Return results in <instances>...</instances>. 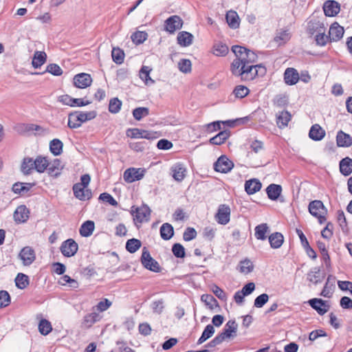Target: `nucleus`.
Wrapping results in <instances>:
<instances>
[{
  "label": "nucleus",
  "instance_id": "1",
  "mask_svg": "<svg viewBox=\"0 0 352 352\" xmlns=\"http://www.w3.org/2000/svg\"><path fill=\"white\" fill-rule=\"evenodd\" d=\"M232 51L234 54L236 58L231 64V72L235 69H243L246 65L252 64L257 60L258 56L253 52L245 47L240 45H234L232 47Z\"/></svg>",
  "mask_w": 352,
  "mask_h": 352
},
{
  "label": "nucleus",
  "instance_id": "2",
  "mask_svg": "<svg viewBox=\"0 0 352 352\" xmlns=\"http://www.w3.org/2000/svg\"><path fill=\"white\" fill-rule=\"evenodd\" d=\"M266 72V69L262 65H253L252 64L246 65L243 69H235L232 72L235 76L240 77L242 80H252L257 76H263Z\"/></svg>",
  "mask_w": 352,
  "mask_h": 352
},
{
  "label": "nucleus",
  "instance_id": "3",
  "mask_svg": "<svg viewBox=\"0 0 352 352\" xmlns=\"http://www.w3.org/2000/svg\"><path fill=\"white\" fill-rule=\"evenodd\" d=\"M91 180L89 174H85L80 177V183L75 184L73 186L74 196L82 201L88 200L91 198V190L87 188Z\"/></svg>",
  "mask_w": 352,
  "mask_h": 352
},
{
  "label": "nucleus",
  "instance_id": "4",
  "mask_svg": "<svg viewBox=\"0 0 352 352\" xmlns=\"http://www.w3.org/2000/svg\"><path fill=\"white\" fill-rule=\"evenodd\" d=\"M310 214L318 219L320 224L324 223L326 220L327 209L320 200H314L309 203L308 206Z\"/></svg>",
  "mask_w": 352,
  "mask_h": 352
},
{
  "label": "nucleus",
  "instance_id": "5",
  "mask_svg": "<svg viewBox=\"0 0 352 352\" xmlns=\"http://www.w3.org/2000/svg\"><path fill=\"white\" fill-rule=\"evenodd\" d=\"M151 212L150 208L146 204H142L140 207L135 208L133 206L131 208V214L134 217V221L140 223L148 221Z\"/></svg>",
  "mask_w": 352,
  "mask_h": 352
},
{
  "label": "nucleus",
  "instance_id": "6",
  "mask_svg": "<svg viewBox=\"0 0 352 352\" xmlns=\"http://www.w3.org/2000/svg\"><path fill=\"white\" fill-rule=\"evenodd\" d=\"M238 325L234 320H229L225 325L222 332L217 336L223 342L233 339L236 336Z\"/></svg>",
  "mask_w": 352,
  "mask_h": 352
},
{
  "label": "nucleus",
  "instance_id": "7",
  "mask_svg": "<svg viewBox=\"0 0 352 352\" xmlns=\"http://www.w3.org/2000/svg\"><path fill=\"white\" fill-rule=\"evenodd\" d=\"M141 263L146 269L150 271L160 272L161 270L159 263L151 257L150 252L146 248H144L142 250Z\"/></svg>",
  "mask_w": 352,
  "mask_h": 352
},
{
  "label": "nucleus",
  "instance_id": "8",
  "mask_svg": "<svg viewBox=\"0 0 352 352\" xmlns=\"http://www.w3.org/2000/svg\"><path fill=\"white\" fill-rule=\"evenodd\" d=\"M234 168V163L226 155L220 156L214 163V169L216 172L228 173Z\"/></svg>",
  "mask_w": 352,
  "mask_h": 352
},
{
  "label": "nucleus",
  "instance_id": "9",
  "mask_svg": "<svg viewBox=\"0 0 352 352\" xmlns=\"http://www.w3.org/2000/svg\"><path fill=\"white\" fill-rule=\"evenodd\" d=\"M145 173L144 168H129L124 172L123 178L126 182L132 183L142 179Z\"/></svg>",
  "mask_w": 352,
  "mask_h": 352
},
{
  "label": "nucleus",
  "instance_id": "10",
  "mask_svg": "<svg viewBox=\"0 0 352 352\" xmlns=\"http://www.w3.org/2000/svg\"><path fill=\"white\" fill-rule=\"evenodd\" d=\"M78 250V245L72 239H69L63 241L60 248L61 253L66 257H71L74 256Z\"/></svg>",
  "mask_w": 352,
  "mask_h": 352
},
{
  "label": "nucleus",
  "instance_id": "11",
  "mask_svg": "<svg viewBox=\"0 0 352 352\" xmlns=\"http://www.w3.org/2000/svg\"><path fill=\"white\" fill-rule=\"evenodd\" d=\"M183 25V20L177 15H173L165 21L164 29L170 34L180 30Z\"/></svg>",
  "mask_w": 352,
  "mask_h": 352
},
{
  "label": "nucleus",
  "instance_id": "12",
  "mask_svg": "<svg viewBox=\"0 0 352 352\" xmlns=\"http://www.w3.org/2000/svg\"><path fill=\"white\" fill-rule=\"evenodd\" d=\"M19 257L24 265H31L36 259V254L34 249L30 246L24 247L20 252Z\"/></svg>",
  "mask_w": 352,
  "mask_h": 352
},
{
  "label": "nucleus",
  "instance_id": "13",
  "mask_svg": "<svg viewBox=\"0 0 352 352\" xmlns=\"http://www.w3.org/2000/svg\"><path fill=\"white\" fill-rule=\"evenodd\" d=\"M230 208L226 204L219 206L215 214L216 221L221 225H226L230 221Z\"/></svg>",
  "mask_w": 352,
  "mask_h": 352
},
{
  "label": "nucleus",
  "instance_id": "14",
  "mask_svg": "<svg viewBox=\"0 0 352 352\" xmlns=\"http://www.w3.org/2000/svg\"><path fill=\"white\" fill-rule=\"evenodd\" d=\"M91 82V76L86 73H80L74 77V85L78 88H86L90 86Z\"/></svg>",
  "mask_w": 352,
  "mask_h": 352
},
{
  "label": "nucleus",
  "instance_id": "15",
  "mask_svg": "<svg viewBox=\"0 0 352 352\" xmlns=\"http://www.w3.org/2000/svg\"><path fill=\"white\" fill-rule=\"evenodd\" d=\"M309 305L315 309L318 314L322 316L327 313L329 309V305L326 304V301L320 298H312L308 301Z\"/></svg>",
  "mask_w": 352,
  "mask_h": 352
},
{
  "label": "nucleus",
  "instance_id": "16",
  "mask_svg": "<svg viewBox=\"0 0 352 352\" xmlns=\"http://www.w3.org/2000/svg\"><path fill=\"white\" fill-rule=\"evenodd\" d=\"M344 30L343 27L340 26L338 23H333L329 31V37L330 41H338L342 38Z\"/></svg>",
  "mask_w": 352,
  "mask_h": 352
},
{
  "label": "nucleus",
  "instance_id": "17",
  "mask_svg": "<svg viewBox=\"0 0 352 352\" xmlns=\"http://www.w3.org/2000/svg\"><path fill=\"white\" fill-rule=\"evenodd\" d=\"M340 5L335 1H327L323 6L324 14L327 16H334L340 12Z\"/></svg>",
  "mask_w": 352,
  "mask_h": 352
},
{
  "label": "nucleus",
  "instance_id": "18",
  "mask_svg": "<svg viewBox=\"0 0 352 352\" xmlns=\"http://www.w3.org/2000/svg\"><path fill=\"white\" fill-rule=\"evenodd\" d=\"M284 79L286 84L294 85L300 79L299 74L294 68L289 67L285 71Z\"/></svg>",
  "mask_w": 352,
  "mask_h": 352
},
{
  "label": "nucleus",
  "instance_id": "19",
  "mask_svg": "<svg viewBox=\"0 0 352 352\" xmlns=\"http://www.w3.org/2000/svg\"><path fill=\"white\" fill-rule=\"evenodd\" d=\"M29 210L24 205L19 206L14 212V219L16 222L24 223L29 217Z\"/></svg>",
  "mask_w": 352,
  "mask_h": 352
},
{
  "label": "nucleus",
  "instance_id": "20",
  "mask_svg": "<svg viewBox=\"0 0 352 352\" xmlns=\"http://www.w3.org/2000/svg\"><path fill=\"white\" fill-rule=\"evenodd\" d=\"M194 36L192 34L182 31L179 32L177 36V42L181 47H188L192 43Z\"/></svg>",
  "mask_w": 352,
  "mask_h": 352
},
{
  "label": "nucleus",
  "instance_id": "21",
  "mask_svg": "<svg viewBox=\"0 0 352 352\" xmlns=\"http://www.w3.org/2000/svg\"><path fill=\"white\" fill-rule=\"evenodd\" d=\"M336 142L339 147H349L352 145V138L349 134L340 130L337 133Z\"/></svg>",
  "mask_w": 352,
  "mask_h": 352
},
{
  "label": "nucleus",
  "instance_id": "22",
  "mask_svg": "<svg viewBox=\"0 0 352 352\" xmlns=\"http://www.w3.org/2000/svg\"><path fill=\"white\" fill-rule=\"evenodd\" d=\"M325 135V131L318 124H314L309 131V138L315 141H320Z\"/></svg>",
  "mask_w": 352,
  "mask_h": 352
},
{
  "label": "nucleus",
  "instance_id": "23",
  "mask_svg": "<svg viewBox=\"0 0 352 352\" xmlns=\"http://www.w3.org/2000/svg\"><path fill=\"white\" fill-rule=\"evenodd\" d=\"M262 184L257 179H251L245 183V190L248 195H252L260 190Z\"/></svg>",
  "mask_w": 352,
  "mask_h": 352
},
{
  "label": "nucleus",
  "instance_id": "24",
  "mask_svg": "<svg viewBox=\"0 0 352 352\" xmlns=\"http://www.w3.org/2000/svg\"><path fill=\"white\" fill-rule=\"evenodd\" d=\"M15 129L19 134L26 135L34 131L41 130V127L34 124H20L15 127Z\"/></svg>",
  "mask_w": 352,
  "mask_h": 352
},
{
  "label": "nucleus",
  "instance_id": "25",
  "mask_svg": "<svg viewBox=\"0 0 352 352\" xmlns=\"http://www.w3.org/2000/svg\"><path fill=\"white\" fill-rule=\"evenodd\" d=\"M335 277L331 275H329L327 277V282L320 294L321 296L326 298H330L331 296L333 289L335 288Z\"/></svg>",
  "mask_w": 352,
  "mask_h": 352
},
{
  "label": "nucleus",
  "instance_id": "26",
  "mask_svg": "<svg viewBox=\"0 0 352 352\" xmlns=\"http://www.w3.org/2000/svg\"><path fill=\"white\" fill-rule=\"evenodd\" d=\"M62 168L61 161L58 159H55L52 162H49L47 170L50 175L57 177L60 174Z\"/></svg>",
  "mask_w": 352,
  "mask_h": 352
},
{
  "label": "nucleus",
  "instance_id": "27",
  "mask_svg": "<svg viewBox=\"0 0 352 352\" xmlns=\"http://www.w3.org/2000/svg\"><path fill=\"white\" fill-rule=\"evenodd\" d=\"M269 242L272 248L277 249L281 247L284 242V236L280 232H274L269 237Z\"/></svg>",
  "mask_w": 352,
  "mask_h": 352
},
{
  "label": "nucleus",
  "instance_id": "28",
  "mask_svg": "<svg viewBox=\"0 0 352 352\" xmlns=\"http://www.w3.org/2000/svg\"><path fill=\"white\" fill-rule=\"evenodd\" d=\"M34 166L35 170L40 173L47 170V168L49 166V161L46 157L38 155L35 160H34Z\"/></svg>",
  "mask_w": 352,
  "mask_h": 352
},
{
  "label": "nucleus",
  "instance_id": "29",
  "mask_svg": "<svg viewBox=\"0 0 352 352\" xmlns=\"http://www.w3.org/2000/svg\"><path fill=\"white\" fill-rule=\"evenodd\" d=\"M282 192V187L280 185L272 184H270L266 188V192L268 198L271 200H276L280 195Z\"/></svg>",
  "mask_w": 352,
  "mask_h": 352
},
{
  "label": "nucleus",
  "instance_id": "30",
  "mask_svg": "<svg viewBox=\"0 0 352 352\" xmlns=\"http://www.w3.org/2000/svg\"><path fill=\"white\" fill-rule=\"evenodd\" d=\"M226 19L230 28L236 29L239 27V17L236 12L233 10L228 11L226 13Z\"/></svg>",
  "mask_w": 352,
  "mask_h": 352
},
{
  "label": "nucleus",
  "instance_id": "31",
  "mask_svg": "<svg viewBox=\"0 0 352 352\" xmlns=\"http://www.w3.org/2000/svg\"><path fill=\"white\" fill-rule=\"evenodd\" d=\"M340 171L344 176H348L352 173L351 158L346 157L340 162Z\"/></svg>",
  "mask_w": 352,
  "mask_h": 352
},
{
  "label": "nucleus",
  "instance_id": "32",
  "mask_svg": "<svg viewBox=\"0 0 352 352\" xmlns=\"http://www.w3.org/2000/svg\"><path fill=\"white\" fill-rule=\"evenodd\" d=\"M33 162L34 159L32 157H26L23 158L21 165V170L24 175H28L32 173L33 170H35Z\"/></svg>",
  "mask_w": 352,
  "mask_h": 352
},
{
  "label": "nucleus",
  "instance_id": "33",
  "mask_svg": "<svg viewBox=\"0 0 352 352\" xmlns=\"http://www.w3.org/2000/svg\"><path fill=\"white\" fill-rule=\"evenodd\" d=\"M230 136L229 130L220 131L217 135L210 139V143L214 145H221Z\"/></svg>",
  "mask_w": 352,
  "mask_h": 352
},
{
  "label": "nucleus",
  "instance_id": "34",
  "mask_svg": "<svg viewBox=\"0 0 352 352\" xmlns=\"http://www.w3.org/2000/svg\"><path fill=\"white\" fill-rule=\"evenodd\" d=\"M160 236L165 241L170 239L174 234L173 227L168 223H164L160 229Z\"/></svg>",
  "mask_w": 352,
  "mask_h": 352
},
{
  "label": "nucleus",
  "instance_id": "35",
  "mask_svg": "<svg viewBox=\"0 0 352 352\" xmlns=\"http://www.w3.org/2000/svg\"><path fill=\"white\" fill-rule=\"evenodd\" d=\"M47 59V54L45 52L36 51L34 52L32 65L34 68H39L43 65Z\"/></svg>",
  "mask_w": 352,
  "mask_h": 352
},
{
  "label": "nucleus",
  "instance_id": "36",
  "mask_svg": "<svg viewBox=\"0 0 352 352\" xmlns=\"http://www.w3.org/2000/svg\"><path fill=\"white\" fill-rule=\"evenodd\" d=\"M95 228L94 222L92 221H86L80 228V234L82 236L87 237L92 234Z\"/></svg>",
  "mask_w": 352,
  "mask_h": 352
},
{
  "label": "nucleus",
  "instance_id": "37",
  "mask_svg": "<svg viewBox=\"0 0 352 352\" xmlns=\"http://www.w3.org/2000/svg\"><path fill=\"white\" fill-rule=\"evenodd\" d=\"M322 31H325L324 24L319 21H311L308 23L307 32L313 35L315 33L318 34Z\"/></svg>",
  "mask_w": 352,
  "mask_h": 352
},
{
  "label": "nucleus",
  "instance_id": "38",
  "mask_svg": "<svg viewBox=\"0 0 352 352\" xmlns=\"http://www.w3.org/2000/svg\"><path fill=\"white\" fill-rule=\"evenodd\" d=\"M229 52L228 47L221 42L214 43L212 47V53L217 56H225Z\"/></svg>",
  "mask_w": 352,
  "mask_h": 352
},
{
  "label": "nucleus",
  "instance_id": "39",
  "mask_svg": "<svg viewBox=\"0 0 352 352\" xmlns=\"http://www.w3.org/2000/svg\"><path fill=\"white\" fill-rule=\"evenodd\" d=\"M292 116L287 111H283L277 116L276 123L279 128H284L287 126L291 120Z\"/></svg>",
  "mask_w": 352,
  "mask_h": 352
},
{
  "label": "nucleus",
  "instance_id": "40",
  "mask_svg": "<svg viewBox=\"0 0 352 352\" xmlns=\"http://www.w3.org/2000/svg\"><path fill=\"white\" fill-rule=\"evenodd\" d=\"M269 232V227L266 223H261L255 228V237L258 240H265L267 233Z\"/></svg>",
  "mask_w": 352,
  "mask_h": 352
},
{
  "label": "nucleus",
  "instance_id": "41",
  "mask_svg": "<svg viewBox=\"0 0 352 352\" xmlns=\"http://www.w3.org/2000/svg\"><path fill=\"white\" fill-rule=\"evenodd\" d=\"M63 142L58 139H54L50 142V150L55 155H60L63 153Z\"/></svg>",
  "mask_w": 352,
  "mask_h": 352
},
{
  "label": "nucleus",
  "instance_id": "42",
  "mask_svg": "<svg viewBox=\"0 0 352 352\" xmlns=\"http://www.w3.org/2000/svg\"><path fill=\"white\" fill-rule=\"evenodd\" d=\"M151 69L148 66H142L140 71V77L146 85H153L155 81L150 77Z\"/></svg>",
  "mask_w": 352,
  "mask_h": 352
},
{
  "label": "nucleus",
  "instance_id": "43",
  "mask_svg": "<svg viewBox=\"0 0 352 352\" xmlns=\"http://www.w3.org/2000/svg\"><path fill=\"white\" fill-rule=\"evenodd\" d=\"M201 300L210 309L212 310L218 307V302L214 297L210 294H203L201 296Z\"/></svg>",
  "mask_w": 352,
  "mask_h": 352
},
{
  "label": "nucleus",
  "instance_id": "44",
  "mask_svg": "<svg viewBox=\"0 0 352 352\" xmlns=\"http://www.w3.org/2000/svg\"><path fill=\"white\" fill-rule=\"evenodd\" d=\"M74 113L76 115H77V119H78L81 124L86 121L95 118L97 115L95 111H91L88 112L75 111Z\"/></svg>",
  "mask_w": 352,
  "mask_h": 352
},
{
  "label": "nucleus",
  "instance_id": "45",
  "mask_svg": "<svg viewBox=\"0 0 352 352\" xmlns=\"http://www.w3.org/2000/svg\"><path fill=\"white\" fill-rule=\"evenodd\" d=\"M171 170L173 172V177L179 182L182 181L184 177V173L186 169L182 164H175L171 168Z\"/></svg>",
  "mask_w": 352,
  "mask_h": 352
},
{
  "label": "nucleus",
  "instance_id": "46",
  "mask_svg": "<svg viewBox=\"0 0 352 352\" xmlns=\"http://www.w3.org/2000/svg\"><path fill=\"white\" fill-rule=\"evenodd\" d=\"M15 283L16 286L21 289H23L27 287L29 285V277L28 276L23 274L19 273L15 278Z\"/></svg>",
  "mask_w": 352,
  "mask_h": 352
},
{
  "label": "nucleus",
  "instance_id": "47",
  "mask_svg": "<svg viewBox=\"0 0 352 352\" xmlns=\"http://www.w3.org/2000/svg\"><path fill=\"white\" fill-rule=\"evenodd\" d=\"M142 243L137 239H129L126 243V249L130 253H134L141 247Z\"/></svg>",
  "mask_w": 352,
  "mask_h": 352
},
{
  "label": "nucleus",
  "instance_id": "48",
  "mask_svg": "<svg viewBox=\"0 0 352 352\" xmlns=\"http://www.w3.org/2000/svg\"><path fill=\"white\" fill-rule=\"evenodd\" d=\"M291 38V34L289 30H280L276 34L274 38V41L278 43L279 45L284 44L287 42Z\"/></svg>",
  "mask_w": 352,
  "mask_h": 352
},
{
  "label": "nucleus",
  "instance_id": "49",
  "mask_svg": "<svg viewBox=\"0 0 352 352\" xmlns=\"http://www.w3.org/2000/svg\"><path fill=\"white\" fill-rule=\"evenodd\" d=\"M52 330L51 323L46 319H42L38 324V331L41 334L47 336Z\"/></svg>",
  "mask_w": 352,
  "mask_h": 352
},
{
  "label": "nucleus",
  "instance_id": "50",
  "mask_svg": "<svg viewBox=\"0 0 352 352\" xmlns=\"http://www.w3.org/2000/svg\"><path fill=\"white\" fill-rule=\"evenodd\" d=\"M113 60L116 64H122L124 58V52L119 47H113L111 52Z\"/></svg>",
  "mask_w": 352,
  "mask_h": 352
},
{
  "label": "nucleus",
  "instance_id": "51",
  "mask_svg": "<svg viewBox=\"0 0 352 352\" xmlns=\"http://www.w3.org/2000/svg\"><path fill=\"white\" fill-rule=\"evenodd\" d=\"M307 280L314 284L320 283L322 279L320 277V270L318 268H314L307 274Z\"/></svg>",
  "mask_w": 352,
  "mask_h": 352
},
{
  "label": "nucleus",
  "instance_id": "52",
  "mask_svg": "<svg viewBox=\"0 0 352 352\" xmlns=\"http://www.w3.org/2000/svg\"><path fill=\"white\" fill-rule=\"evenodd\" d=\"M149 109L147 107H138L133 110V116L136 120H141L143 118L148 116Z\"/></svg>",
  "mask_w": 352,
  "mask_h": 352
},
{
  "label": "nucleus",
  "instance_id": "53",
  "mask_svg": "<svg viewBox=\"0 0 352 352\" xmlns=\"http://www.w3.org/2000/svg\"><path fill=\"white\" fill-rule=\"evenodd\" d=\"M214 328L213 325L208 324L205 327L201 337H199V344L203 343L206 340H208V338L212 337V335L214 334Z\"/></svg>",
  "mask_w": 352,
  "mask_h": 352
},
{
  "label": "nucleus",
  "instance_id": "54",
  "mask_svg": "<svg viewBox=\"0 0 352 352\" xmlns=\"http://www.w3.org/2000/svg\"><path fill=\"white\" fill-rule=\"evenodd\" d=\"M122 101L118 98H111L109 101V111L112 113H117L122 107Z\"/></svg>",
  "mask_w": 352,
  "mask_h": 352
},
{
  "label": "nucleus",
  "instance_id": "55",
  "mask_svg": "<svg viewBox=\"0 0 352 352\" xmlns=\"http://www.w3.org/2000/svg\"><path fill=\"white\" fill-rule=\"evenodd\" d=\"M148 34L145 32L138 31L132 34L131 38L132 41L135 44L142 43L146 40Z\"/></svg>",
  "mask_w": 352,
  "mask_h": 352
},
{
  "label": "nucleus",
  "instance_id": "56",
  "mask_svg": "<svg viewBox=\"0 0 352 352\" xmlns=\"http://www.w3.org/2000/svg\"><path fill=\"white\" fill-rule=\"evenodd\" d=\"M248 93V88L243 85H237L233 90V94L235 97L238 98H243L245 97Z\"/></svg>",
  "mask_w": 352,
  "mask_h": 352
},
{
  "label": "nucleus",
  "instance_id": "57",
  "mask_svg": "<svg viewBox=\"0 0 352 352\" xmlns=\"http://www.w3.org/2000/svg\"><path fill=\"white\" fill-rule=\"evenodd\" d=\"M217 229L212 226L206 227L203 230V237L207 241H212L215 236Z\"/></svg>",
  "mask_w": 352,
  "mask_h": 352
},
{
  "label": "nucleus",
  "instance_id": "58",
  "mask_svg": "<svg viewBox=\"0 0 352 352\" xmlns=\"http://www.w3.org/2000/svg\"><path fill=\"white\" fill-rule=\"evenodd\" d=\"M172 252L177 258H184L185 256V249L180 243H175L172 247Z\"/></svg>",
  "mask_w": 352,
  "mask_h": 352
},
{
  "label": "nucleus",
  "instance_id": "59",
  "mask_svg": "<svg viewBox=\"0 0 352 352\" xmlns=\"http://www.w3.org/2000/svg\"><path fill=\"white\" fill-rule=\"evenodd\" d=\"M178 67L180 72L187 74L191 71V62L188 59H182L178 63Z\"/></svg>",
  "mask_w": 352,
  "mask_h": 352
},
{
  "label": "nucleus",
  "instance_id": "60",
  "mask_svg": "<svg viewBox=\"0 0 352 352\" xmlns=\"http://www.w3.org/2000/svg\"><path fill=\"white\" fill-rule=\"evenodd\" d=\"M77 118V115H76L74 112L69 114L67 124L70 129H77L81 126Z\"/></svg>",
  "mask_w": 352,
  "mask_h": 352
},
{
  "label": "nucleus",
  "instance_id": "61",
  "mask_svg": "<svg viewBox=\"0 0 352 352\" xmlns=\"http://www.w3.org/2000/svg\"><path fill=\"white\" fill-rule=\"evenodd\" d=\"M337 220L343 232L347 231L348 226L344 213L342 210H338L337 212Z\"/></svg>",
  "mask_w": 352,
  "mask_h": 352
},
{
  "label": "nucleus",
  "instance_id": "62",
  "mask_svg": "<svg viewBox=\"0 0 352 352\" xmlns=\"http://www.w3.org/2000/svg\"><path fill=\"white\" fill-rule=\"evenodd\" d=\"M254 266L250 260H244L240 263V272L244 274H249L253 270Z\"/></svg>",
  "mask_w": 352,
  "mask_h": 352
},
{
  "label": "nucleus",
  "instance_id": "63",
  "mask_svg": "<svg viewBox=\"0 0 352 352\" xmlns=\"http://www.w3.org/2000/svg\"><path fill=\"white\" fill-rule=\"evenodd\" d=\"M10 303V296L8 292L0 291V308L6 307Z\"/></svg>",
  "mask_w": 352,
  "mask_h": 352
},
{
  "label": "nucleus",
  "instance_id": "64",
  "mask_svg": "<svg viewBox=\"0 0 352 352\" xmlns=\"http://www.w3.org/2000/svg\"><path fill=\"white\" fill-rule=\"evenodd\" d=\"M269 300V296L267 294H262L257 296L254 302V307L261 308Z\"/></svg>",
  "mask_w": 352,
  "mask_h": 352
}]
</instances>
